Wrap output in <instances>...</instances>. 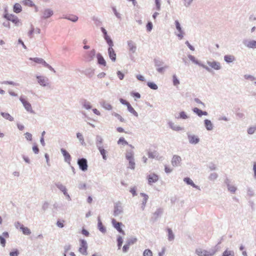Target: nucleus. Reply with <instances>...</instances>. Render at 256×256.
<instances>
[{
  "label": "nucleus",
  "mask_w": 256,
  "mask_h": 256,
  "mask_svg": "<svg viewBox=\"0 0 256 256\" xmlns=\"http://www.w3.org/2000/svg\"><path fill=\"white\" fill-rule=\"evenodd\" d=\"M0 114L3 118L10 122L13 121L14 120V118L12 116L8 113L2 112Z\"/></svg>",
  "instance_id": "obj_22"
},
{
  "label": "nucleus",
  "mask_w": 256,
  "mask_h": 256,
  "mask_svg": "<svg viewBox=\"0 0 256 256\" xmlns=\"http://www.w3.org/2000/svg\"><path fill=\"white\" fill-rule=\"evenodd\" d=\"M114 116L116 117L121 122H124V119L122 118V116L120 115L119 114H116V113H115L114 114Z\"/></svg>",
  "instance_id": "obj_54"
},
{
  "label": "nucleus",
  "mask_w": 256,
  "mask_h": 256,
  "mask_svg": "<svg viewBox=\"0 0 256 256\" xmlns=\"http://www.w3.org/2000/svg\"><path fill=\"white\" fill-rule=\"evenodd\" d=\"M108 54L110 58L114 62L116 60V54L112 48V46H110L108 50Z\"/></svg>",
  "instance_id": "obj_13"
},
{
  "label": "nucleus",
  "mask_w": 256,
  "mask_h": 256,
  "mask_svg": "<svg viewBox=\"0 0 256 256\" xmlns=\"http://www.w3.org/2000/svg\"><path fill=\"white\" fill-rule=\"evenodd\" d=\"M118 144L122 145H127L128 144V142L124 140V138L123 137H121L119 138L118 140Z\"/></svg>",
  "instance_id": "obj_35"
},
{
  "label": "nucleus",
  "mask_w": 256,
  "mask_h": 256,
  "mask_svg": "<svg viewBox=\"0 0 256 256\" xmlns=\"http://www.w3.org/2000/svg\"><path fill=\"white\" fill-rule=\"evenodd\" d=\"M96 56L98 58V63L100 64L106 66V62L104 59V58L103 56L100 54H97Z\"/></svg>",
  "instance_id": "obj_19"
},
{
  "label": "nucleus",
  "mask_w": 256,
  "mask_h": 256,
  "mask_svg": "<svg viewBox=\"0 0 256 256\" xmlns=\"http://www.w3.org/2000/svg\"><path fill=\"white\" fill-rule=\"evenodd\" d=\"M98 150L101 154L102 156V158L104 160L106 159V151L105 150H104L103 148L100 147L98 148Z\"/></svg>",
  "instance_id": "obj_38"
},
{
  "label": "nucleus",
  "mask_w": 256,
  "mask_h": 256,
  "mask_svg": "<svg viewBox=\"0 0 256 256\" xmlns=\"http://www.w3.org/2000/svg\"><path fill=\"white\" fill-rule=\"evenodd\" d=\"M180 118H182L183 119H186V118H188L186 114V113L184 112H180Z\"/></svg>",
  "instance_id": "obj_56"
},
{
  "label": "nucleus",
  "mask_w": 256,
  "mask_h": 256,
  "mask_svg": "<svg viewBox=\"0 0 256 256\" xmlns=\"http://www.w3.org/2000/svg\"><path fill=\"white\" fill-rule=\"evenodd\" d=\"M53 14V12L52 10L50 9L46 10L44 12V18H48L52 16Z\"/></svg>",
  "instance_id": "obj_26"
},
{
  "label": "nucleus",
  "mask_w": 256,
  "mask_h": 256,
  "mask_svg": "<svg viewBox=\"0 0 256 256\" xmlns=\"http://www.w3.org/2000/svg\"><path fill=\"white\" fill-rule=\"evenodd\" d=\"M129 162V168L131 169H134L135 168V162H134V159H130L128 160Z\"/></svg>",
  "instance_id": "obj_40"
},
{
  "label": "nucleus",
  "mask_w": 256,
  "mask_h": 256,
  "mask_svg": "<svg viewBox=\"0 0 256 256\" xmlns=\"http://www.w3.org/2000/svg\"><path fill=\"white\" fill-rule=\"evenodd\" d=\"M234 252L232 251L226 250L222 254V256H234Z\"/></svg>",
  "instance_id": "obj_33"
},
{
  "label": "nucleus",
  "mask_w": 256,
  "mask_h": 256,
  "mask_svg": "<svg viewBox=\"0 0 256 256\" xmlns=\"http://www.w3.org/2000/svg\"><path fill=\"white\" fill-rule=\"evenodd\" d=\"M184 181L185 182H186L188 184H190L193 187H194V188L196 187V185L194 184V183L192 180H191L190 178H184Z\"/></svg>",
  "instance_id": "obj_37"
},
{
  "label": "nucleus",
  "mask_w": 256,
  "mask_h": 256,
  "mask_svg": "<svg viewBox=\"0 0 256 256\" xmlns=\"http://www.w3.org/2000/svg\"><path fill=\"white\" fill-rule=\"evenodd\" d=\"M20 102L23 104L24 108L28 111L30 112H33L32 109V106H31L29 102H28L27 100H26L24 98L22 97H20Z\"/></svg>",
  "instance_id": "obj_6"
},
{
  "label": "nucleus",
  "mask_w": 256,
  "mask_h": 256,
  "mask_svg": "<svg viewBox=\"0 0 256 256\" xmlns=\"http://www.w3.org/2000/svg\"><path fill=\"white\" fill-rule=\"evenodd\" d=\"M83 106L84 108L87 110L90 109L91 108V106L90 103L88 102H84L83 104Z\"/></svg>",
  "instance_id": "obj_48"
},
{
  "label": "nucleus",
  "mask_w": 256,
  "mask_h": 256,
  "mask_svg": "<svg viewBox=\"0 0 256 256\" xmlns=\"http://www.w3.org/2000/svg\"><path fill=\"white\" fill-rule=\"evenodd\" d=\"M224 60L226 62L230 63L234 62L235 60V58L232 55H226L224 56Z\"/></svg>",
  "instance_id": "obj_21"
},
{
  "label": "nucleus",
  "mask_w": 256,
  "mask_h": 256,
  "mask_svg": "<svg viewBox=\"0 0 256 256\" xmlns=\"http://www.w3.org/2000/svg\"><path fill=\"white\" fill-rule=\"evenodd\" d=\"M104 38L108 44L109 46H113V42L112 40L110 39V38L108 36L106 35L104 36Z\"/></svg>",
  "instance_id": "obj_36"
},
{
  "label": "nucleus",
  "mask_w": 256,
  "mask_h": 256,
  "mask_svg": "<svg viewBox=\"0 0 256 256\" xmlns=\"http://www.w3.org/2000/svg\"><path fill=\"white\" fill-rule=\"evenodd\" d=\"M98 228L99 230L102 232H106V228L104 226H103L102 222L100 219V218H98Z\"/></svg>",
  "instance_id": "obj_24"
},
{
  "label": "nucleus",
  "mask_w": 256,
  "mask_h": 256,
  "mask_svg": "<svg viewBox=\"0 0 256 256\" xmlns=\"http://www.w3.org/2000/svg\"><path fill=\"white\" fill-rule=\"evenodd\" d=\"M196 252L198 256H212L215 253L214 252H209L200 248L196 249Z\"/></svg>",
  "instance_id": "obj_2"
},
{
  "label": "nucleus",
  "mask_w": 256,
  "mask_h": 256,
  "mask_svg": "<svg viewBox=\"0 0 256 256\" xmlns=\"http://www.w3.org/2000/svg\"><path fill=\"white\" fill-rule=\"evenodd\" d=\"M64 222V220H62V222L60 221V220H58L56 222V224L60 228H63L64 227V224H63Z\"/></svg>",
  "instance_id": "obj_64"
},
{
  "label": "nucleus",
  "mask_w": 256,
  "mask_h": 256,
  "mask_svg": "<svg viewBox=\"0 0 256 256\" xmlns=\"http://www.w3.org/2000/svg\"><path fill=\"white\" fill-rule=\"evenodd\" d=\"M30 60H33L35 62H36L38 64H42L43 65L45 62V61L41 58H30Z\"/></svg>",
  "instance_id": "obj_30"
},
{
  "label": "nucleus",
  "mask_w": 256,
  "mask_h": 256,
  "mask_svg": "<svg viewBox=\"0 0 256 256\" xmlns=\"http://www.w3.org/2000/svg\"><path fill=\"white\" fill-rule=\"evenodd\" d=\"M77 138L79 139L80 141H81L82 142H84V140L83 138V136L82 134L78 132L76 134Z\"/></svg>",
  "instance_id": "obj_53"
},
{
  "label": "nucleus",
  "mask_w": 256,
  "mask_h": 256,
  "mask_svg": "<svg viewBox=\"0 0 256 256\" xmlns=\"http://www.w3.org/2000/svg\"><path fill=\"white\" fill-rule=\"evenodd\" d=\"M23 3L24 5L28 6H35L34 4L31 0H23Z\"/></svg>",
  "instance_id": "obj_31"
},
{
  "label": "nucleus",
  "mask_w": 256,
  "mask_h": 256,
  "mask_svg": "<svg viewBox=\"0 0 256 256\" xmlns=\"http://www.w3.org/2000/svg\"><path fill=\"white\" fill-rule=\"evenodd\" d=\"M38 84L43 86H45L48 84V79L42 76H38L36 77Z\"/></svg>",
  "instance_id": "obj_8"
},
{
  "label": "nucleus",
  "mask_w": 256,
  "mask_h": 256,
  "mask_svg": "<svg viewBox=\"0 0 256 256\" xmlns=\"http://www.w3.org/2000/svg\"><path fill=\"white\" fill-rule=\"evenodd\" d=\"M61 152L62 154L65 161L68 162V163L70 164V161L71 160V156L70 154L64 149L62 148L61 149Z\"/></svg>",
  "instance_id": "obj_11"
},
{
  "label": "nucleus",
  "mask_w": 256,
  "mask_h": 256,
  "mask_svg": "<svg viewBox=\"0 0 256 256\" xmlns=\"http://www.w3.org/2000/svg\"><path fill=\"white\" fill-rule=\"evenodd\" d=\"M112 224L114 227L120 233L124 234V232L122 230L121 226L122 225V222H118L115 219L113 218L112 220Z\"/></svg>",
  "instance_id": "obj_4"
},
{
  "label": "nucleus",
  "mask_w": 256,
  "mask_h": 256,
  "mask_svg": "<svg viewBox=\"0 0 256 256\" xmlns=\"http://www.w3.org/2000/svg\"><path fill=\"white\" fill-rule=\"evenodd\" d=\"M148 182L150 184H152V183L156 182L158 180V176L153 173L148 176H147Z\"/></svg>",
  "instance_id": "obj_7"
},
{
  "label": "nucleus",
  "mask_w": 256,
  "mask_h": 256,
  "mask_svg": "<svg viewBox=\"0 0 256 256\" xmlns=\"http://www.w3.org/2000/svg\"><path fill=\"white\" fill-rule=\"evenodd\" d=\"M193 110L194 112H196V114H198V115L199 116H202V115L206 116L208 114L207 112H203L197 108H194Z\"/></svg>",
  "instance_id": "obj_23"
},
{
  "label": "nucleus",
  "mask_w": 256,
  "mask_h": 256,
  "mask_svg": "<svg viewBox=\"0 0 256 256\" xmlns=\"http://www.w3.org/2000/svg\"><path fill=\"white\" fill-rule=\"evenodd\" d=\"M170 126L172 129L176 131H178L182 130V128L181 127L175 125L174 123H170Z\"/></svg>",
  "instance_id": "obj_29"
},
{
  "label": "nucleus",
  "mask_w": 256,
  "mask_h": 256,
  "mask_svg": "<svg viewBox=\"0 0 256 256\" xmlns=\"http://www.w3.org/2000/svg\"><path fill=\"white\" fill-rule=\"evenodd\" d=\"M168 232V238L169 240H172L174 239V235L172 233V232L171 229L168 228L167 230Z\"/></svg>",
  "instance_id": "obj_34"
},
{
  "label": "nucleus",
  "mask_w": 256,
  "mask_h": 256,
  "mask_svg": "<svg viewBox=\"0 0 256 256\" xmlns=\"http://www.w3.org/2000/svg\"><path fill=\"white\" fill-rule=\"evenodd\" d=\"M164 170L166 173H170L172 172V169L167 166H165Z\"/></svg>",
  "instance_id": "obj_63"
},
{
  "label": "nucleus",
  "mask_w": 256,
  "mask_h": 256,
  "mask_svg": "<svg viewBox=\"0 0 256 256\" xmlns=\"http://www.w3.org/2000/svg\"><path fill=\"white\" fill-rule=\"evenodd\" d=\"M208 65L214 70H218L220 68V63L216 62H212L208 63Z\"/></svg>",
  "instance_id": "obj_15"
},
{
  "label": "nucleus",
  "mask_w": 256,
  "mask_h": 256,
  "mask_svg": "<svg viewBox=\"0 0 256 256\" xmlns=\"http://www.w3.org/2000/svg\"><path fill=\"white\" fill-rule=\"evenodd\" d=\"M130 244H126L122 248V250L124 252H126L129 249Z\"/></svg>",
  "instance_id": "obj_57"
},
{
  "label": "nucleus",
  "mask_w": 256,
  "mask_h": 256,
  "mask_svg": "<svg viewBox=\"0 0 256 256\" xmlns=\"http://www.w3.org/2000/svg\"><path fill=\"white\" fill-rule=\"evenodd\" d=\"M102 106L108 110H110L112 108V106L108 103L104 102L102 104Z\"/></svg>",
  "instance_id": "obj_41"
},
{
  "label": "nucleus",
  "mask_w": 256,
  "mask_h": 256,
  "mask_svg": "<svg viewBox=\"0 0 256 256\" xmlns=\"http://www.w3.org/2000/svg\"><path fill=\"white\" fill-rule=\"evenodd\" d=\"M188 138L190 142L192 144H196L199 142V138L194 135H189Z\"/></svg>",
  "instance_id": "obj_14"
},
{
  "label": "nucleus",
  "mask_w": 256,
  "mask_h": 256,
  "mask_svg": "<svg viewBox=\"0 0 256 256\" xmlns=\"http://www.w3.org/2000/svg\"><path fill=\"white\" fill-rule=\"evenodd\" d=\"M127 107H128V111L132 113V114H133L134 116H138V114L137 113V112L134 110V108L132 106L130 105V104L128 106H127Z\"/></svg>",
  "instance_id": "obj_28"
},
{
  "label": "nucleus",
  "mask_w": 256,
  "mask_h": 256,
  "mask_svg": "<svg viewBox=\"0 0 256 256\" xmlns=\"http://www.w3.org/2000/svg\"><path fill=\"white\" fill-rule=\"evenodd\" d=\"M143 256H152V252L149 249L145 250L143 253Z\"/></svg>",
  "instance_id": "obj_39"
},
{
  "label": "nucleus",
  "mask_w": 256,
  "mask_h": 256,
  "mask_svg": "<svg viewBox=\"0 0 256 256\" xmlns=\"http://www.w3.org/2000/svg\"><path fill=\"white\" fill-rule=\"evenodd\" d=\"M78 164L80 168L83 171H86L88 169L87 160L85 158H81L78 160Z\"/></svg>",
  "instance_id": "obj_5"
},
{
  "label": "nucleus",
  "mask_w": 256,
  "mask_h": 256,
  "mask_svg": "<svg viewBox=\"0 0 256 256\" xmlns=\"http://www.w3.org/2000/svg\"><path fill=\"white\" fill-rule=\"evenodd\" d=\"M140 195L143 198V200L142 201V208L144 210L146 206V204L147 202V200H148V196L146 194H143V193H141Z\"/></svg>",
  "instance_id": "obj_18"
},
{
  "label": "nucleus",
  "mask_w": 256,
  "mask_h": 256,
  "mask_svg": "<svg viewBox=\"0 0 256 256\" xmlns=\"http://www.w3.org/2000/svg\"><path fill=\"white\" fill-rule=\"evenodd\" d=\"M118 248H120L122 244V239L121 237H119L118 238Z\"/></svg>",
  "instance_id": "obj_58"
},
{
  "label": "nucleus",
  "mask_w": 256,
  "mask_h": 256,
  "mask_svg": "<svg viewBox=\"0 0 256 256\" xmlns=\"http://www.w3.org/2000/svg\"><path fill=\"white\" fill-rule=\"evenodd\" d=\"M148 86L152 90H156L158 88V86H156V84L153 82H148Z\"/></svg>",
  "instance_id": "obj_42"
},
{
  "label": "nucleus",
  "mask_w": 256,
  "mask_h": 256,
  "mask_svg": "<svg viewBox=\"0 0 256 256\" xmlns=\"http://www.w3.org/2000/svg\"><path fill=\"white\" fill-rule=\"evenodd\" d=\"M175 23H176V28L179 32V34H177V36L180 38V39H182L183 37V34H182V28H180V24L178 20H176L175 22Z\"/></svg>",
  "instance_id": "obj_17"
},
{
  "label": "nucleus",
  "mask_w": 256,
  "mask_h": 256,
  "mask_svg": "<svg viewBox=\"0 0 256 256\" xmlns=\"http://www.w3.org/2000/svg\"><path fill=\"white\" fill-rule=\"evenodd\" d=\"M204 124L206 129L208 130H212V124L210 120H204Z\"/></svg>",
  "instance_id": "obj_25"
},
{
  "label": "nucleus",
  "mask_w": 256,
  "mask_h": 256,
  "mask_svg": "<svg viewBox=\"0 0 256 256\" xmlns=\"http://www.w3.org/2000/svg\"><path fill=\"white\" fill-rule=\"evenodd\" d=\"M152 28V24L151 22H148L146 24V29L148 31L150 32Z\"/></svg>",
  "instance_id": "obj_51"
},
{
  "label": "nucleus",
  "mask_w": 256,
  "mask_h": 256,
  "mask_svg": "<svg viewBox=\"0 0 256 256\" xmlns=\"http://www.w3.org/2000/svg\"><path fill=\"white\" fill-rule=\"evenodd\" d=\"M117 74L118 78L122 80L124 78V74L122 73L120 71H118Z\"/></svg>",
  "instance_id": "obj_52"
},
{
  "label": "nucleus",
  "mask_w": 256,
  "mask_h": 256,
  "mask_svg": "<svg viewBox=\"0 0 256 256\" xmlns=\"http://www.w3.org/2000/svg\"><path fill=\"white\" fill-rule=\"evenodd\" d=\"M20 228L22 230L24 234L29 235L31 233L30 230L28 228L24 227V226H22Z\"/></svg>",
  "instance_id": "obj_27"
},
{
  "label": "nucleus",
  "mask_w": 256,
  "mask_h": 256,
  "mask_svg": "<svg viewBox=\"0 0 256 256\" xmlns=\"http://www.w3.org/2000/svg\"><path fill=\"white\" fill-rule=\"evenodd\" d=\"M126 156L128 160L134 158L133 152H127Z\"/></svg>",
  "instance_id": "obj_45"
},
{
  "label": "nucleus",
  "mask_w": 256,
  "mask_h": 256,
  "mask_svg": "<svg viewBox=\"0 0 256 256\" xmlns=\"http://www.w3.org/2000/svg\"><path fill=\"white\" fill-rule=\"evenodd\" d=\"M162 212V210L161 208H159L154 213V215L156 216H159L160 214H161Z\"/></svg>",
  "instance_id": "obj_49"
},
{
  "label": "nucleus",
  "mask_w": 256,
  "mask_h": 256,
  "mask_svg": "<svg viewBox=\"0 0 256 256\" xmlns=\"http://www.w3.org/2000/svg\"><path fill=\"white\" fill-rule=\"evenodd\" d=\"M44 66L46 68H48V69H50V70H52V71H54V72H55L54 69L50 65L48 64H47L46 62H44Z\"/></svg>",
  "instance_id": "obj_62"
},
{
  "label": "nucleus",
  "mask_w": 256,
  "mask_h": 256,
  "mask_svg": "<svg viewBox=\"0 0 256 256\" xmlns=\"http://www.w3.org/2000/svg\"><path fill=\"white\" fill-rule=\"evenodd\" d=\"M256 130V128L255 127H250L248 130V132L250 134H253L254 132Z\"/></svg>",
  "instance_id": "obj_47"
},
{
  "label": "nucleus",
  "mask_w": 256,
  "mask_h": 256,
  "mask_svg": "<svg viewBox=\"0 0 256 256\" xmlns=\"http://www.w3.org/2000/svg\"><path fill=\"white\" fill-rule=\"evenodd\" d=\"M33 151L35 154H38L39 149L36 145H34L32 147Z\"/></svg>",
  "instance_id": "obj_60"
},
{
  "label": "nucleus",
  "mask_w": 256,
  "mask_h": 256,
  "mask_svg": "<svg viewBox=\"0 0 256 256\" xmlns=\"http://www.w3.org/2000/svg\"><path fill=\"white\" fill-rule=\"evenodd\" d=\"M13 11L15 13L18 14L22 11V7L18 3H16L13 6Z\"/></svg>",
  "instance_id": "obj_16"
},
{
  "label": "nucleus",
  "mask_w": 256,
  "mask_h": 256,
  "mask_svg": "<svg viewBox=\"0 0 256 256\" xmlns=\"http://www.w3.org/2000/svg\"><path fill=\"white\" fill-rule=\"evenodd\" d=\"M80 244L79 248L78 251L82 254H87L88 246L86 240H80Z\"/></svg>",
  "instance_id": "obj_3"
},
{
  "label": "nucleus",
  "mask_w": 256,
  "mask_h": 256,
  "mask_svg": "<svg viewBox=\"0 0 256 256\" xmlns=\"http://www.w3.org/2000/svg\"><path fill=\"white\" fill-rule=\"evenodd\" d=\"M228 189L230 192L232 193L235 192L236 190V188L234 186L230 185L228 186Z\"/></svg>",
  "instance_id": "obj_46"
},
{
  "label": "nucleus",
  "mask_w": 256,
  "mask_h": 256,
  "mask_svg": "<svg viewBox=\"0 0 256 256\" xmlns=\"http://www.w3.org/2000/svg\"><path fill=\"white\" fill-rule=\"evenodd\" d=\"M156 156V151L148 152V156L150 158H154Z\"/></svg>",
  "instance_id": "obj_44"
},
{
  "label": "nucleus",
  "mask_w": 256,
  "mask_h": 256,
  "mask_svg": "<svg viewBox=\"0 0 256 256\" xmlns=\"http://www.w3.org/2000/svg\"><path fill=\"white\" fill-rule=\"evenodd\" d=\"M246 46L249 48H256V41L250 40L244 43Z\"/></svg>",
  "instance_id": "obj_20"
},
{
  "label": "nucleus",
  "mask_w": 256,
  "mask_h": 256,
  "mask_svg": "<svg viewBox=\"0 0 256 256\" xmlns=\"http://www.w3.org/2000/svg\"><path fill=\"white\" fill-rule=\"evenodd\" d=\"M10 256H18V250H16L14 252H10Z\"/></svg>",
  "instance_id": "obj_61"
},
{
  "label": "nucleus",
  "mask_w": 256,
  "mask_h": 256,
  "mask_svg": "<svg viewBox=\"0 0 256 256\" xmlns=\"http://www.w3.org/2000/svg\"><path fill=\"white\" fill-rule=\"evenodd\" d=\"M128 45L129 50L132 53H134L136 50V46L135 44L132 40H129L128 42Z\"/></svg>",
  "instance_id": "obj_12"
},
{
  "label": "nucleus",
  "mask_w": 256,
  "mask_h": 256,
  "mask_svg": "<svg viewBox=\"0 0 256 256\" xmlns=\"http://www.w3.org/2000/svg\"><path fill=\"white\" fill-rule=\"evenodd\" d=\"M4 18L7 20L11 21L16 26H18L20 23V20L18 16L13 14H4Z\"/></svg>",
  "instance_id": "obj_1"
},
{
  "label": "nucleus",
  "mask_w": 256,
  "mask_h": 256,
  "mask_svg": "<svg viewBox=\"0 0 256 256\" xmlns=\"http://www.w3.org/2000/svg\"><path fill=\"white\" fill-rule=\"evenodd\" d=\"M0 244H1L2 246L3 247H4L6 246V240H5L4 238L1 236H0Z\"/></svg>",
  "instance_id": "obj_50"
},
{
  "label": "nucleus",
  "mask_w": 256,
  "mask_h": 256,
  "mask_svg": "<svg viewBox=\"0 0 256 256\" xmlns=\"http://www.w3.org/2000/svg\"><path fill=\"white\" fill-rule=\"evenodd\" d=\"M173 78V84L174 86H178L180 84V82L178 80L177 78L176 75H174L172 76Z\"/></svg>",
  "instance_id": "obj_43"
},
{
  "label": "nucleus",
  "mask_w": 256,
  "mask_h": 256,
  "mask_svg": "<svg viewBox=\"0 0 256 256\" xmlns=\"http://www.w3.org/2000/svg\"><path fill=\"white\" fill-rule=\"evenodd\" d=\"M95 54L96 51L94 50H90L88 55V60H92Z\"/></svg>",
  "instance_id": "obj_32"
},
{
  "label": "nucleus",
  "mask_w": 256,
  "mask_h": 256,
  "mask_svg": "<svg viewBox=\"0 0 256 256\" xmlns=\"http://www.w3.org/2000/svg\"><path fill=\"white\" fill-rule=\"evenodd\" d=\"M26 138L29 140H31L32 139V135L30 133L26 132L25 134Z\"/></svg>",
  "instance_id": "obj_55"
},
{
  "label": "nucleus",
  "mask_w": 256,
  "mask_h": 256,
  "mask_svg": "<svg viewBox=\"0 0 256 256\" xmlns=\"http://www.w3.org/2000/svg\"><path fill=\"white\" fill-rule=\"evenodd\" d=\"M181 158L178 156H174L172 160V164L173 166H176L180 164L181 162Z\"/></svg>",
  "instance_id": "obj_9"
},
{
  "label": "nucleus",
  "mask_w": 256,
  "mask_h": 256,
  "mask_svg": "<svg viewBox=\"0 0 256 256\" xmlns=\"http://www.w3.org/2000/svg\"><path fill=\"white\" fill-rule=\"evenodd\" d=\"M130 192L132 194L133 196H135L136 195V188H132L130 189Z\"/></svg>",
  "instance_id": "obj_59"
},
{
  "label": "nucleus",
  "mask_w": 256,
  "mask_h": 256,
  "mask_svg": "<svg viewBox=\"0 0 256 256\" xmlns=\"http://www.w3.org/2000/svg\"><path fill=\"white\" fill-rule=\"evenodd\" d=\"M122 212V208L120 204H116L114 206V214L117 216Z\"/></svg>",
  "instance_id": "obj_10"
}]
</instances>
